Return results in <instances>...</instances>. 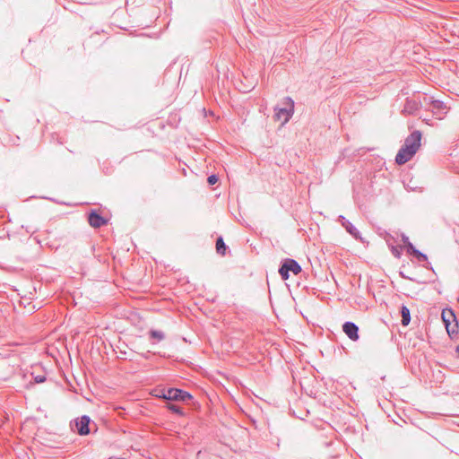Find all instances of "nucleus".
<instances>
[{
	"instance_id": "1",
	"label": "nucleus",
	"mask_w": 459,
	"mask_h": 459,
	"mask_svg": "<svg viewBox=\"0 0 459 459\" xmlns=\"http://www.w3.org/2000/svg\"><path fill=\"white\" fill-rule=\"evenodd\" d=\"M421 133L418 130L413 131L404 140L403 145L400 148L395 156V162L398 165H403L408 162L416 154L420 147Z\"/></svg>"
},
{
	"instance_id": "2",
	"label": "nucleus",
	"mask_w": 459,
	"mask_h": 459,
	"mask_svg": "<svg viewBox=\"0 0 459 459\" xmlns=\"http://www.w3.org/2000/svg\"><path fill=\"white\" fill-rule=\"evenodd\" d=\"M283 107L274 108V119L281 121V125L286 124L294 113V101L290 97H285L282 100Z\"/></svg>"
},
{
	"instance_id": "3",
	"label": "nucleus",
	"mask_w": 459,
	"mask_h": 459,
	"mask_svg": "<svg viewBox=\"0 0 459 459\" xmlns=\"http://www.w3.org/2000/svg\"><path fill=\"white\" fill-rule=\"evenodd\" d=\"M381 236L385 240L388 247L393 245L403 244V246L407 248V244L410 242L409 238L401 233L400 231H383L381 232Z\"/></svg>"
},
{
	"instance_id": "4",
	"label": "nucleus",
	"mask_w": 459,
	"mask_h": 459,
	"mask_svg": "<svg viewBox=\"0 0 459 459\" xmlns=\"http://www.w3.org/2000/svg\"><path fill=\"white\" fill-rule=\"evenodd\" d=\"M290 272H292L295 275H297L301 272V266L296 260L288 258L280 267L279 273L283 280H287L290 276Z\"/></svg>"
},
{
	"instance_id": "5",
	"label": "nucleus",
	"mask_w": 459,
	"mask_h": 459,
	"mask_svg": "<svg viewBox=\"0 0 459 459\" xmlns=\"http://www.w3.org/2000/svg\"><path fill=\"white\" fill-rule=\"evenodd\" d=\"M90 422L91 419L87 415H83L74 420L76 431L81 436H85L90 433Z\"/></svg>"
},
{
	"instance_id": "6",
	"label": "nucleus",
	"mask_w": 459,
	"mask_h": 459,
	"mask_svg": "<svg viewBox=\"0 0 459 459\" xmlns=\"http://www.w3.org/2000/svg\"><path fill=\"white\" fill-rule=\"evenodd\" d=\"M342 331L353 342L359 340V327L352 322H345L342 325Z\"/></svg>"
},
{
	"instance_id": "7",
	"label": "nucleus",
	"mask_w": 459,
	"mask_h": 459,
	"mask_svg": "<svg viewBox=\"0 0 459 459\" xmlns=\"http://www.w3.org/2000/svg\"><path fill=\"white\" fill-rule=\"evenodd\" d=\"M89 224L92 228H100L108 225V220L100 216L97 212L92 211L88 216Z\"/></svg>"
},
{
	"instance_id": "8",
	"label": "nucleus",
	"mask_w": 459,
	"mask_h": 459,
	"mask_svg": "<svg viewBox=\"0 0 459 459\" xmlns=\"http://www.w3.org/2000/svg\"><path fill=\"white\" fill-rule=\"evenodd\" d=\"M420 108V101H418L416 100L407 99L405 103H404V106H403V108L402 110V113L405 114V115H412L417 110H419Z\"/></svg>"
},
{
	"instance_id": "9",
	"label": "nucleus",
	"mask_w": 459,
	"mask_h": 459,
	"mask_svg": "<svg viewBox=\"0 0 459 459\" xmlns=\"http://www.w3.org/2000/svg\"><path fill=\"white\" fill-rule=\"evenodd\" d=\"M406 251L409 255L414 256L419 262L428 261V256L416 249L411 242H408Z\"/></svg>"
},
{
	"instance_id": "10",
	"label": "nucleus",
	"mask_w": 459,
	"mask_h": 459,
	"mask_svg": "<svg viewBox=\"0 0 459 459\" xmlns=\"http://www.w3.org/2000/svg\"><path fill=\"white\" fill-rule=\"evenodd\" d=\"M181 394V389L169 388L162 389V398L169 401H178V395Z\"/></svg>"
},
{
	"instance_id": "11",
	"label": "nucleus",
	"mask_w": 459,
	"mask_h": 459,
	"mask_svg": "<svg viewBox=\"0 0 459 459\" xmlns=\"http://www.w3.org/2000/svg\"><path fill=\"white\" fill-rule=\"evenodd\" d=\"M441 316L445 325H447V324H452L456 321V316L454 311L449 308L444 309L442 311Z\"/></svg>"
},
{
	"instance_id": "12",
	"label": "nucleus",
	"mask_w": 459,
	"mask_h": 459,
	"mask_svg": "<svg viewBox=\"0 0 459 459\" xmlns=\"http://www.w3.org/2000/svg\"><path fill=\"white\" fill-rule=\"evenodd\" d=\"M401 315H402V325L404 326L408 325L411 321V315H410V310L406 306L402 307Z\"/></svg>"
},
{
	"instance_id": "13",
	"label": "nucleus",
	"mask_w": 459,
	"mask_h": 459,
	"mask_svg": "<svg viewBox=\"0 0 459 459\" xmlns=\"http://www.w3.org/2000/svg\"><path fill=\"white\" fill-rule=\"evenodd\" d=\"M227 247L224 243L222 237H219L216 240V251L218 254L224 255L226 254Z\"/></svg>"
},
{
	"instance_id": "14",
	"label": "nucleus",
	"mask_w": 459,
	"mask_h": 459,
	"mask_svg": "<svg viewBox=\"0 0 459 459\" xmlns=\"http://www.w3.org/2000/svg\"><path fill=\"white\" fill-rule=\"evenodd\" d=\"M446 326V332L448 333V335L453 338L455 335H456L458 333V323L457 321L452 323V324H447V325H445Z\"/></svg>"
},
{
	"instance_id": "15",
	"label": "nucleus",
	"mask_w": 459,
	"mask_h": 459,
	"mask_svg": "<svg viewBox=\"0 0 459 459\" xmlns=\"http://www.w3.org/2000/svg\"><path fill=\"white\" fill-rule=\"evenodd\" d=\"M430 106L433 110H437V111H443L446 108V104L443 101L438 100H432L430 101Z\"/></svg>"
},
{
	"instance_id": "16",
	"label": "nucleus",
	"mask_w": 459,
	"mask_h": 459,
	"mask_svg": "<svg viewBox=\"0 0 459 459\" xmlns=\"http://www.w3.org/2000/svg\"><path fill=\"white\" fill-rule=\"evenodd\" d=\"M390 248V251L392 253V255L396 257V258H400L401 255H402V250H403V244H398V245H391V247H389Z\"/></svg>"
},
{
	"instance_id": "17",
	"label": "nucleus",
	"mask_w": 459,
	"mask_h": 459,
	"mask_svg": "<svg viewBox=\"0 0 459 459\" xmlns=\"http://www.w3.org/2000/svg\"><path fill=\"white\" fill-rule=\"evenodd\" d=\"M150 336L157 341H162L165 338L163 332L159 330H151Z\"/></svg>"
},
{
	"instance_id": "18",
	"label": "nucleus",
	"mask_w": 459,
	"mask_h": 459,
	"mask_svg": "<svg viewBox=\"0 0 459 459\" xmlns=\"http://www.w3.org/2000/svg\"><path fill=\"white\" fill-rule=\"evenodd\" d=\"M168 409L169 411L178 414V415H183L184 414L183 410L179 406H178L176 404L169 403L168 404Z\"/></svg>"
},
{
	"instance_id": "19",
	"label": "nucleus",
	"mask_w": 459,
	"mask_h": 459,
	"mask_svg": "<svg viewBox=\"0 0 459 459\" xmlns=\"http://www.w3.org/2000/svg\"><path fill=\"white\" fill-rule=\"evenodd\" d=\"M339 219L342 222V225L345 228V230H356L353 225L346 220L343 216H339Z\"/></svg>"
},
{
	"instance_id": "20",
	"label": "nucleus",
	"mask_w": 459,
	"mask_h": 459,
	"mask_svg": "<svg viewBox=\"0 0 459 459\" xmlns=\"http://www.w3.org/2000/svg\"><path fill=\"white\" fill-rule=\"evenodd\" d=\"M192 396L189 393L186 392V391H183L181 390V394H178V401H187L189 399H191Z\"/></svg>"
},
{
	"instance_id": "21",
	"label": "nucleus",
	"mask_w": 459,
	"mask_h": 459,
	"mask_svg": "<svg viewBox=\"0 0 459 459\" xmlns=\"http://www.w3.org/2000/svg\"><path fill=\"white\" fill-rule=\"evenodd\" d=\"M355 239H359L360 241L362 242H365L364 238L360 236V232L359 231H353V230H351V231H348Z\"/></svg>"
},
{
	"instance_id": "22",
	"label": "nucleus",
	"mask_w": 459,
	"mask_h": 459,
	"mask_svg": "<svg viewBox=\"0 0 459 459\" xmlns=\"http://www.w3.org/2000/svg\"><path fill=\"white\" fill-rule=\"evenodd\" d=\"M218 179H219L218 177L216 175L212 174L208 177L207 182L209 185L212 186V185H214L215 183H217Z\"/></svg>"
},
{
	"instance_id": "23",
	"label": "nucleus",
	"mask_w": 459,
	"mask_h": 459,
	"mask_svg": "<svg viewBox=\"0 0 459 459\" xmlns=\"http://www.w3.org/2000/svg\"><path fill=\"white\" fill-rule=\"evenodd\" d=\"M34 381L38 384L43 383L46 381L45 376H36L34 377Z\"/></svg>"
},
{
	"instance_id": "24",
	"label": "nucleus",
	"mask_w": 459,
	"mask_h": 459,
	"mask_svg": "<svg viewBox=\"0 0 459 459\" xmlns=\"http://www.w3.org/2000/svg\"><path fill=\"white\" fill-rule=\"evenodd\" d=\"M46 246H48L49 247L51 248H57L58 247V245H56L55 243H50V242H46L45 243Z\"/></svg>"
},
{
	"instance_id": "25",
	"label": "nucleus",
	"mask_w": 459,
	"mask_h": 459,
	"mask_svg": "<svg viewBox=\"0 0 459 459\" xmlns=\"http://www.w3.org/2000/svg\"><path fill=\"white\" fill-rule=\"evenodd\" d=\"M40 236L39 235H37L33 238V240L36 241L37 243H39L40 246H42V242L40 239H39Z\"/></svg>"
},
{
	"instance_id": "26",
	"label": "nucleus",
	"mask_w": 459,
	"mask_h": 459,
	"mask_svg": "<svg viewBox=\"0 0 459 459\" xmlns=\"http://www.w3.org/2000/svg\"><path fill=\"white\" fill-rule=\"evenodd\" d=\"M156 392H157V394L155 395L160 397V398H162V389L159 390V391H156Z\"/></svg>"
},
{
	"instance_id": "27",
	"label": "nucleus",
	"mask_w": 459,
	"mask_h": 459,
	"mask_svg": "<svg viewBox=\"0 0 459 459\" xmlns=\"http://www.w3.org/2000/svg\"><path fill=\"white\" fill-rule=\"evenodd\" d=\"M5 237H6V238H9L10 236H9V234H8V233H6L4 236H0V238H5Z\"/></svg>"
},
{
	"instance_id": "28",
	"label": "nucleus",
	"mask_w": 459,
	"mask_h": 459,
	"mask_svg": "<svg viewBox=\"0 0 459 459\" xmlns=\"http://www.w3.org/2000/svg\"><path fill=\"white\" fill-rule=\"evenodd\" d=\"M42 233H48L49 235L50 231H45V230H42L41 231Z\"/></svg>"
},
{
	"instance_id": "29",
	"label": "nucleus",
	"mask_w": 459,
	"mask_h": 459,
	"mask_svg": "<svg viewBox=\"0 0 459 459\" xmlns=\"http://www.w3.org/2000/svg\"><path fill=\"white\" fill-rule=\"evenodd\" d=\"M456 352L458 353L459 355V345L456 347Z\"/></svg>"
},
{
	"instance_id": "30",
	"label": "nucleus",
	"mask_w": 459,
	"mask_h": 459,
	"mask_svg": "<svg viewBox=\"0 0 459 459\" xmlns=\"http://www.w3.org/2000/svg\"><path fill=\"white\" fill-rule=\"evenodd\" d=\"M458 302H459V297H458Z\"/></svg>"
}]
</instances>
